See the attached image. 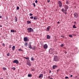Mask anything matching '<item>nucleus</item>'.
Masks as SVG:
<instances>
[{"label":"nucleus","instance_id":"f257e3e1","mask_svg":"<svg viewBox=\"0 0 79 79\" xmlns=\"http://www.w3.org/2000/svg\"><path fill=\"white\" fill-rule=\"evenodd\" d=\"M59 60V58L57 56H54L53 59L54 61H58Z\"/></svg>","mask_w":79,"mask_h":79},{"label":"nucleus","instance_id":"f03ea898","mask_svg":"<svg viewBox=\"0 0 79 79\" xmlns=\"http://www.w3.org/2000/svg\"><path fill=\"white\" fill-rule=\"evenodd\" d=\"M55 49L53 48H51L49 50V52L50 53H54L55 51Z\"/></svg>","mask_w":79,"mask_h":79},{"label":"nucleus","instance_id":"7ed1b4c3","mask_svg":"<svg viewBox=\"0 0 79 79\" xmlns=\"http://www.w3.org/2000/svg\"><path fill=\"white\" fill-rule=\"evenodd\" d=\"M27 30L28 32H31L33 31V29L31 27H29V28H27Z\"/></svg>","mask_w":79,"mask_h":79},{"label":"nucleus","instance_id":"20e7f679","mask_svg":"<svg viewBox=\"0 0 79 79\" xmlns=\"http://www.w3.org/2000/svg\"><path fill=\"white\" fill-rule=\"evenodd\" d=\"M13 63H16V64H18L19 63V61L17 60H15L13 61Z\"/></svg>","mask_w":79,"mask_h":79},{"label":"nucleus","instance_id":"39448f33","mask_svg":"<svg viewBox=\"0 0 79 79\" xmlns=\"http://www.w3.org/2000/svg\"><path fill=\"white\" fill-rule=\"evenodd\" d=\"M58 3L59 4V7L61 8L62 6V3L60 1H58Z\"/></svg>","mask_w":79,"mask_h":79},{"label":"nucleus","instance_id":"423d86ee","mask_svg":"<svg viewBox=\"0 0 79 79\" xmlns=\"http://www.w3.org/2000/svg\"><path fill=\"white\" fill-rule=\"evenodd\" d=\"M48 48V45L47 44H45L44 45V49H47Z\"/></svg>","mask_w":79,"mask_h":79},{"label":"nucleus","instance_id":"0eeeda50","mask_svg":"<svg viewBox=\"0 0 79 79\" xmlns=\"http://www.w3.org/2000/svg\"><path fill=\"white\" fill-rule=\"evenodd\" d=\"M75 18H77L78 17V14L76 13H75L74 14Z\"/></svg>","mask_w":79,"mask_h":79},{"label":"nucleus","instance_id":"6e6552de","mask_svg":"<svg viewBox=\"0 0 79 79\" xmlns=\"http://www.w3.org/2000/svg\"><path fill=\"white\" fill-rule=\"evenodd\" d=\"M28 40V38H27V37H25L24 38V41H25V42H27Z\"/></svg>","mask_w":79,"mask_h":79},{"label":"nucleus","instance_id":"1a4fd4ad","mask_svg":"<svg viewBox=\"0 0 79 79\" xmlns=\"http://www.w3.org/2000/svg\"><path fill=\"white\" fill-rule=\"evenodd\" d=\"M15 22L16 23L17 22V21L18 20V18H17V17L15 16L14 18Z\"/></svg>","mask_w":79,"mask_h":79},{"label":"nucleus","instance_id":"9d476101","mask_svg":"<svg viewBox=\"0 0 79 79\" xmlns=\"http://www.w3.org/2000/svg\"><path fill=\"white\" fill-rule=\"evenodd\" d=\"M43 77V74H41L39 76V78H41V77Z\"/></svg>","mask_w":79,"mask_h":79},{"label":"nucleus","instance_id":"9b49d317","mask_svg":"<svg viewBox=\"0 0 79 79\" xmlns=\"http://www.w3.org/2000/svg\"><path fill=\"white\" fill-rule=\"evenodd\" d=\"M52 68L53 69H55V68H57V66L56 65H54L52 66Z\"/></svg>","mask_w":79,"mask_h":79},{"label":"nucleus","instance_id":"f8f14e48","mask_svg":"<svg viewBox=\"0 0 79 79\" xmlns=\"http://www.w3.org/2000/svg\"><path fill=\"white\" fill-rule=\"evenodd\" d=\"M50 26H49L47 27V30L48 31L50 30Z\"/></svg>","mask_w":79,"mask_h":79},{"label":"nucleus","instance_id":"ddd939ff","mask_svg":"<svg viewBox=\"0 0 79 79\" xmlns=\"http://www.w3.org/2000/svg\"><path fill=\"white\" fill-rule=\"evenodd\" d=\"M28 46L29 48H31V49H32V46H31V44H29Z\"/></svg>","mask_w":79,"mask_h":79},{"label":"nucleus","instance_id":"4468645a","mask_svg":"<svg viewBox=\"0 0 79 79\" xmlns=\"http://www.w3.org/2000/svg\"><path fill=\"white\" fill-rule=\"evenodd\" d=\"M24 58H25V59H26V60L27 59L28 60H29V57L28 56H27V57H24Z\"/></svg>","mask_w":79,"mask_h":79},{"label":"nucleus","instance_id":"2eb2a0df","mask_svg":"<svg viewBox=\"0 0 79 79\" xmlns=\"http://www.w3.org/2000/svg\"><path fill=\"white\" fill-rule=\"evenodd\" d=\"M47 39H50V36H49V35H47Z\"/></svg>","mask_w":79,"mask_h":79},{"label":"nucleus","instance_id":"dca6fc26","mask_svg":"<svg viewBox=\"0 0 79 79\" xmlns=\"http://www.w3.org/2000/svg\"><path fill=\"white\" fill-rule=\"evenodd\" d=\"M15 46H13L12 48V50H13V51H14V50H15Z\"/></svg>","mask_w":79,"mask_h":79},{"label":"nucleus","instance_id":"f3484780","mask_svg":"<svg viewBox=\"0 0 79 79\" xmlns=\"http://www.w3.org/2000/svg\"><path fill=\"white\" fill-rule=\"evenodd\" d=\"M27 65H29V66H31V63L29 62H27Z\"/></svg>","mask_w":79,"mask_h":79},{"label":"nucleus","instance_id":"a211bd4d","mask_svg":"<svg viewBox=\"0 0 79 79\" xmlns=\"http://www.w3.org/2000/svg\"><path fill=\"white\" fill-rule=\"evenodd\" d=\"M33 19H34V20L37 19V17L36 16L34 17Z\"/></svg>","mask_w":79,"mask_h":79},{"label":"nucleus","instance_id":"6ab92c4d","mask_svg":"<svg viewBox=\"0 0 79 79\" xmlns=\"http://www.w3.org/2000/svg\"><path fill=\"white\" fill-rule=\"evenodd\" d=\"M64 8H65V9H68V6L66 5L65 6V7Z\"/></svg>","mask_w":79,"mask_h":79},{"label":"nucleus","instance_id":"aec40b11","mask_svg":"<svg viewBox=\"0 0 79 79\" xmlns=\"http://www.w3.org/2000/svg\"><path fill=\"white\" fill-rule=\"evenodd\" d=\"M28 77H32V74H28Z\"/></svg>","mask_w":79,"mask_h":79},{"label":"nucleus","instance_id":"412c9836","mask_svg":"<svg viewBox=\"0 0 79 79\" xmlns=\"http://www.w3.org/2000/svg\"><path fill=\"white\" fill-rule=\"evenodd\" d=\"M2 69H3V71H5V70H6V68L5 67H3Z\"/></svg>","mask_w":79,"mask_h":79},{"label":"nucleus","instance_id":"4be33fe9","mask_svg":"<svg viewBox=\"0 0 79 79\" xmlns=\"http://www.w3.org/2000/svg\"><path fill=\"white\" fill-rule=\"evenodd\" d=\"M10 32H15V30H10Z\"/></svg>","mask_w":79,"mask_h":79},{"label":"nucleus","instance_id":"5701e85b","mask_svg":"<svg viewBox=\"0 0 79 79\" xmlns=\"http://www.w3.org/2000/svg\"><path fill=\"white\" fill-rule=\"evenodd\" d=\"M25 45L26 46V47H27V43L25 42Z\"/></svg>","mask_w":79,"mask_h":79},{"label":"nucleus","instance_id":"b1692460","mask_svg":"<svg viewBox=\"0 0 79 79\" xmlns=\"http://www.w3.org/2000/svg\"><path fill=\"white\" fill-rule=\"evenodd\" d=\"M27 24H30V23H31V21H28L27 22Z\"/></svg>","mask_w":79,"mask_h":79},{"label":"nucleus","instance_id":"393cba45","mask_svg":"<svg viewBox=\"0 0 79 79\" xmlns=\"http://www.w3.org/2000/svg\"><path fill=\"white\" fill-rule=\"evenodd\" d=\"M31 61H34V58L32 57L31 58Z\"/></svg>","mask_w":79,"mask_h":79},{"label":"nucleus","instance_id":"a878e982","mask_svg":"<svg viewBox=\"0 0 79 79\" xmlns=\"http://www.w3.org/2000/svg\"><path fill=\"white\" fill-rule=\"evenodd\" d=\"M75 26H76V25H74L73 26V28H76V27Z\"/></svg>","mask_w":79,"mask_h":79},{"label":"nucleus","instance_id":"bb28decb","mask_svg":"<svg viewBox=\"0 0 79 79\" xmlns=\"http://www.w3.org/2000/svg\"><path fill=\"white\" fill-rule=\"evenodd\" d=\"M62 11V12H64V8H62L61 10Z\"/></svg>","mask_w":79,"mask_h":79},{"label":"nucleus","instance_id":"cd10ccee","mask_svg":"<svg viewBox=\"0 0 79 79\" xmlns=\"http://www.w3.org/2000/svg\"><path fill=\"white\" fill-rule=\"evenodd\" d=\"M69 36L70 37H73V36H72V35H69Z\"/></svg>","mask_w":79,"mask_h":79},{"label":"nucleus","instance_id":"c85d7f7f","mask_svg":"<svg viewBox=\"0 0 79 79\" xmlns=\"http://www.w3.org/2000/svg\"><path fill=\"white\" fill-rule=\"evenodd\" d=\"M12 69H13V70H14V71H15V70L16 69V68L14 67L12 68Z\"/></svg>","mask_w":79,"mask_h":79},{"label":"nucleus","instance_id":"c756f323","mask_svg":"<svg viewBox=\"0 0 79 79\" xmlns=\"http://www.w3.org/2000/svg\"><path fill=\"white\" fill-rule=\"evenodd\" d=\"M61 47H63L64 46V44H62L61 45H60Z\"/></svg>","mask_w":79,"mask_h":79},{"label":"nucleus","instance_id":"7c9ffc66","mask_svg":"<svg viewBox=\"0 0 79 79\" xmlns=\"http://www.w3.org/2000/svg\"><path fill=\"white\" fill-rule=\"evenodd\" d=\"M7 56H10V53H8L7 54Z\"/></svg>","mask_w":79,"mask_h":79},{"label":"nucleus","instance_id":"2f4dec72","mask_svg":"<svg viewBox=\"0 0 79 79\" xmlns=\"http://www.w3.org/2000/svg\"><path fill=\"white\" fill-rule=\"evenodd\" d=\"M33 18H34V17L32 16L31 17H30V19H33Z\"/></svg>","mask_w":79,"mask_h":79},{"label":"nucleus","instance_id":"473e14b6","mask_svg":"<svg viewBox=\"0 0 79 79\" xmlns=\"http://www.w3.org/2000/svg\"><path fill=\"white\" fill-rule=\"evenodd\" d=\"M2 45H3V47H5V44H4V43H2Z\"/></svg>","mask_w":79,"mask_h":79},{"label":"nucleus","instance_id":"72a5a7b5","mask_svg":"<svg viewBox=\"0 0 79 79\" xmlns=\"http://www.w3.org/2000/svg\"><path fill=\"white\" fill-rule=\"evenodd\" d=\"M19 7H17V10H19Z\"/></svg>","mask_w":79,"mask_h":79},{"label":"nucleus","instance_id":"f704fd0d","mask_svg":"<svg viewBox=\"0 0 79 79\" xmlns=\"http://www.w3.org/2000/svg\"><path fill=\"white\" fill-rule=\"evenodd\" d=\"M32 15H32V14H29V16H32Z\"/></svg>","mask_w":79,"mask_h":79},{"label":"nucleus","instance_id":"c9c22d12","mask_svg":"<svg viewBox=\"0 0 79 79\" xmlns=\"http://www.w3.org/2000/svg\"><path fill=\"white\" fill-rule=\"evenodd\" d=\"M9 47L10 48H11V45H9Z\"/></svg>","mask_w":79,"mask_h":79},{"label":"nucleus","instance_id":"e433bc0d","mask_svg":"<svg viewBox=\"0 0 79 79\" xmlns=\"http://www.w3.org/2000/svg\"><path fill=\"white\" fill-rule=\"evenodd\" d=\"M68 1H66V3H67V4H69V2H68Z\"/></svg>","mask_w":79,"mask_h":79},{"label":"nucleus","instance_id":"4c0bfd02","mask_svg":"<svg viewBox=\"0 0 79 79\" xmlns=\"http://www.w3.org/2000/svg\"><path fill=\"white\" fill-rule=\"evenodd\" d=\"M33 6H34L35 7V3H33Z\"/></svg>","mask_w":79,"mask_h":79},{"label":"nucleus","instance_id":"58836bf2","mask_svg":"<svg viewBox=\"0 0 79 79\" xmlns=\"http://www.w3.org/2000/svg\"><path fill=\"white\" fill-rule=\"evenodd\" d=\"M65 79H69V77H66Z\"/></svg>","mask_w":79,"mask_h":79},{"label":"nucleus","instance_id":"ea45409f","mask_svg":"<svg viewBox=\"0 0 79 79\" xmlns=\"http://www.w3.org/2000/svg\"><path fill=\"white\" fill-rule=\"evenodd\" d=\"M38 1L37 0H36L35 1V3H37V2H38Z\"/></svg>","mask_w":79,"mask_h":79},{"label":"nucleus","instance_id":"a19ab883","mask_svg":"<svg viewBox=\"0 0 79 79\" xmlns=\"http://www.w3.org/2000/svg\"><path fill=\"white\" fill-rule=\"evenodd\" d=\"M19 51H23V50H21V49H19Z\"/></svg>","mask_w":79,"mask_h":79},{"label":"nucleus","instance_id":"79ce46f5","mask_svg":"<svg viewBox=\"0 0 79 79\" xmlns=\"http://www.w3.org/2000/svg\"><path fill=\"white\" fill-rule=\"evenodd\" d=\"M68 9H65V11H67V10Z\"/></svg>","mask_w":79,"mask_h":79},{"label":"nucleus","instance_id":"37998d69","mask_svg":"<svg viewBox=\"0 0 79 79\" xmlns=\"http://www.w3.org/2000/svg\"><path fill=\"white\" fill-rule=\"evenodd\" d=\"M47 1L48 3L50 2V0H47Z\"/></svg>","mask_w":79,"mask_h":79},{"label":"nucleus","instance_id":"c03bdc74","mask_svg":"<svg viewBox=\"0 0 79 79\" xmlns=\"http://www.w3.org/2000/svg\"><path fill=\"white\" fill-rule=\"evenodd\" d=\"M61 37H63V38H64V36H63V35H61Z\"/></svg>","mask_w":79,"mask_h":79},{"label":"nucleus","instance_id":"a18cd8bd","mask_svg":"<svg viewBox=\"0 0 79 79\" xmlns=\"http://www.w3.org/2000/svg\"><path fill=\"white\" fill-rule=\"evenodd\" d=\"M70 77H73V75H70Z\"/></svg>","mask_w":79,"mask_h":79},{"label":"nucleus","instance_id":"49530a36","mask_svg":"<svg viewBox=\"0 0 79 79\" xmlns=\"http://www.w3.org/2000/svg\"><path fill=\"white\" fill-rule=\"evenodd\" d=\"M60 22H57V24H60Z\"/></svg>","mask_w":79,"mask_h":79},{"label":"nucleus","instance_id":"de8ad7c7","mask_svg":"<svg viewBox=\"0 0 79 79\" xmlns=\"http://www.w3.org/2000/svg\"><path fill=\"white\" fill-rule=\"evenodd\" d=\"M48 78H50V76H48Z\"/></svg>","mask_w":79,"mask_h":79},{"label":"nucleus","instance_id":"09e8293b","mask_svg":"<svg viewBox=\"0 0 79 79\" xmlns=\"http://www.w3.org/2000/svg\"><path fill=\"white\" fill-rule=\"evenodd\" d=\"M2 18V16H0V18Z\"/></svg>","mask_w":79,"mask_h":79},{"label":"nucleus","instance_id":"8fccbe9b","mask_svg":"<svg viewBox=\"0 0 79 79\" xmlns=\"http://www.w3.org/2000/svg\"><path fill=\"white\" fill-rule=\"evenodd\" d=\"M51 72L52 71H50L49 73H51Z\"/></svg>","mask_w":79,"mask_h":79},{"label":"nucleus","instance_id":"3c124183","mask_svg":"<svg viewBox=\"0 0 79 79\" xmlns=\"http://www.w3.org/2000/svg\"><path fill=\"white\" fill-rule=\"evenodd\" d=\"M64 13H65V15H66V14L67 13L66 12H64Z\"/></svg>","mask_w":79,"mask_h":79},{"label":"nucleus","instance_id":"603ef678","mask_svg":"<svg viewBox=\"0 0 79 79\" xmlns=\"http://www.w3.org/2000/svg\"><path fill=\"white\" fill-rule=\"evenodd\" d=\"M0 27H2V25H0Z\"/></svg>","mask_w":79,"mask_h":79},{"label":"nucleus","instance_id":"864d4df0","mask_svg":"<svg viewBox=\"0 0 79 79\" xmlns=\"http://www.w3.org/2000/svg\"><path fill=\"white\" fill-rule=\"evenodd\" d=\"M16 32V30L14 31V32Z\"/></svg>","mask_w":79,"mask_h":79},{"label":"nucleus","instance_id":"5fc2aeb1","mask_svg":"<svg viewBox=\"0 0 79 79\" xmlns=\"http://www.w3.org/2000/svg\"><path fill=\"white\" fill-rule=\"evenodd\" d=\"M49 79H53V78H52V77H51V78Z\"/></svg>","mask_w":79,"mask_h":79},{"label":"nucleus","instance_id":"6e6d98bb","mask_svg":"<svg viewBox=\"0 0 79 79\" xmlns=\"http://www.w3.org/2000/svg\"><path fill=\"white\" fill-rule=\"evenodd\" d=\"M76 22H74V24H76Z\"/></svg>","mask_w":79,"mask_h":79},{"label":"nucleus","instance_id":"4d7b16f0","mask_svg":"<svg viewBox=\"0 0 79 79\" xmlns=\"http://www.w3.org/2000/svg\"><path fill=\"white\" fill-rule=\"evenodd\" d=\"M65 53H67V52H65Z\"/></svg>","mask_w":79,"mask_h":79},{"label":"nucleus","instance_id":"13d9d810","mask_svg":"<svg viewBox=\"0 0 79 79\" xmlns=\"http://www.w3.org/2000/svg\"><path fill=\"white\" fill-rule=\"evenodd\" d=\"M32 71H34V70L32 69Z\"/></svg>","mask_w":79,"mask_h":79},{"label":"nucleus","instance_id":"bf43d9fd","mask_svg":"<svg viewBox=\"0 0 79 79\" xmlns=\"http://www.w3.org/2000/svg\"><path fill=\"white\" fill-rule=\"evenodd\" d=\"M3 79V78H2V79Z\"/></svg>","mask_w":79,"mask_h":79},{"label":"nucleus","instance_id":"052dcab7","mask_svg":"<svg viewBox=\"0 0 79 79\" xmlns=\"http://www.w3.org/2000/svg\"><path fill=\"white\" fill-rule=\"evenodd\" d=\"M76 6H75V8H76Z\"/></svg>","mask_w":79,"mask_h":79},{"label":"nucleus","instance_id":"680f3d73","mask_svg":"<svg viewBox=\"0 0 79 79\" xmlns=\"http://www.w3.org/2000/svg\"><path fill=\"white\" fill-rule=\"evenodd\" d=\"M57 71H58V70H57Z\"/></svg>","mask_w":79,"mask_h":79},{"label":"nucleus","instance_id":"e2e57ef3","mask_svg":"<svg viewBox=\"0 0 79 79\" xmlns=\"http://www.w3.org/2000/svg\"><path fill=\"white\" fill-rule=\"evenodd\" d=\"M76 77H77V76H76Z\"/></svg>","mask_w":79,"mask_h":79},{"label":"nucleus","instance_id":"0e129e2a","mask_svg":"<svg viewBox=\"0 0 79 79\" xmlns=\"http://www.w3.org/2000/svg\"><path fill=\"white\" fill-rule=\"evenodd\" d=\"M74 35L76 36V35Z\"/></svg>","mask_w":79,"mask_h":79},{"label":"nucleus","instance_id":"69168bd1","mask_svg":"<svg viewBox=\"0 0 79 79\" xmlns=\"http://www.w3.org/2000/svg\"><path fill=\"white\" fill-rule=\"evenodd\" d=\"M65 38L66 39V37H65Z\"/></svg>","mask_w":79,"mask_h":79},{"label":"nucleus","instance_id":"338daca9","mask_svg":"<svg viewBox=\"0 0 79 79\" xmlns=\"http://www.w3.org/2000/svg\"><path fill=\"white\" fill-rule=\"evenodd\" d=\"M0 79H1V78H0Z\"/></svg>","mask_w":79,"mask_h":79}]
</instances>
